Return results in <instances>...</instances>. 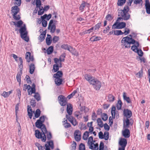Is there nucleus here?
I'll use <instances>...</instances> for the list:
<instances>
[{
    "label": "nucleus",
    "instance_id": "nucleus-8",
    "mask_svg": "<svg viewBox=\"0 0 150 150\" xmlns=\"http://www.w3.org/2000/svg\"><path fill=\"white\" fill-rule=\"evenodd\" d=\"M35 125L36 127L40 129L42 132H44L45 131H46V128L45 126L43 123L40 121L39 120H38L35 123Z\"/></svg>",
    "mask_w": 150,
    "mask_h": 150
},
{
    "label": "nucleus",
    "instance_id": "nucleus-12",
    "mask_svg": "<svg viewBox=\"0 0 150 150\" xmlns=\"http://www.w3.org/2000/svg\"><path fill=\"white\" fill-rule=\"evenodd\" d=\"M127 144V140L126 139L122 138L120 139L119 142V144L121 147L125 148Z\"/></svg>",
    "mask_w": 150,
    "mask_h": 150
},
{
    "label": "nucleus",
    "instance_id": "nucleus-2",
    "mask_svg": "<svg viewBox=\"0 0 150 150\" xmlns=\"http://www.w3.org/2000/svg\"><path fill=\"white\" fill-rule=\"evenodd\" d=\"M135 40L132 38L131 35L124 37L121 41V46L123 48H129L131 44H134Z\"/></svg>",
    "mask_w": 150,
    "mask_h": 150
},
{
    "label": "nucleus",
    "instance_id": "nucleus-53",
    "mask_svg": "<svg viewBox=\"0 0 150 150\" xmlns=\"http://www.w3.org/2000/svg\"><path fill=\"white\" fill-rule=\"evenodd\" d=\"M93 29L94 27H92L91 28L84 31L83 33L84 34L90 33L92 31V30H93Z\"/></svg>",
    "mask_w": 150,
    "mask_h": 150
},
{
    "label": "nucleus",
    "instance_id": "nucleus-63",
    "mask_svg": "<svg viewBox=\"0 0 150 150\" xmlns=\"http://www.w3.org/2000/svg\"><path fill=\"white\" fill-rule=\"evenodd\" d=\"M104 144L102 142H101L100 144L99 150H103L104 147Z\"/></svg>",
    "mask_w": 150,
    "mask_h": 150
},
{
    "label": "nucleus",
    "instance_id": "nucleus-52",
    "mask_svg": "<svg viewBox=\"0 0 150 150\" xmlns=\"http://www.w3.org/2000/svg\"><path fill=\"white\" fill-rule=\"evenodd\" d=\"M19 60L20 62V64L19 65V67L20 69H22L23 67V59L21 57H20Z\"/></svg>",
    "mask_w": 150,
    "mask_h": 150
},
{
    "label": "nucleus",
    "instance_id": "nucleus-38",
    "mask_svg": "<svg viewBox=\"0 0 150 150\" xmlns=\"http://www.w3.org/2000/svg\"><path fill=\"white\" fill-rule=\"evenodd\" d=\"M115 100V97L112 95H109L108 96V100L109 102H113Z\"/></svg>",
    "mask_w": 150,
    "mask_h": 150
},
{
    "label": "nucleus",
    "instance_id": "nucleus-59",
    "mask_svg": "<svg viewBox=\"0 0 150 150\" xmlns=\"http://www.w3.org/2000/svg\"><path fill=\"white\" fill-rule=\"evenodd\" d=\"M36 5L37 7V10H38V8H40V7L41 3L40 0H36Z\"/></svg>",
    "mask_w": 150,
    "mask_h": 150
},
{
    "label": "nucleus",
    "instance_id": "nucleus-3",
    "mask_svg": "<svg viewBox=\"0 0 150 150\" xmlns=\"http://www.w3.org/2000/svg\"><path fill=\"white\" fill-rule=\"evenodd\" d=\"M20 33H21V38L26 41H28L29 39L27 37V32L26 31V26L25 25L22 26L19 30Z\"/></svg>",
    "mask_w": 150,
    "mask_h": 150
},
{
    "label": "nucleus",
    "instance_id": "nucleus-18",
    "mask_svg": "<svg viewBox=\"0 0 150 150\" xmlns=\"http://www.w3.org/2000/svg\"><path fill=\"white\" fill-rule=\"evenodd\" d=\"M122 134L125 138H128L130 136V132L129 130L125 129L122 132Z\"/></svg>",
    "mask_w": 150,
    "mask_h": 150
},
{
    "label": "nucleus",
    "instance_id": "nucleus-11",
    "mask_svg": "<svg viewBox=\"0 0 150 150\" xmlns=\"http://www.w3.org/2000/svg\"><path fill=\"white\" fill-rule=\"evenodd\" d=\"M74 136L75 140L78 142L81 139V133L79 130H76L75 131Z\"/></svg>",
    "mask_w": 150,
    "mask_h": 150
},
{
    "label": "nucleus",
    "instance_id": "nucleus-51",
    "mask_svg": "<svg viewBox=\"0 0 150 150\" xmlns=\"http://www.w3.org/2000/svg\"><path fill=\"white\" fill-rule=\"evenodd\" d=\"M142 74L143 71L142 70V69L139 72L136 74V75L137 77L140 78L142 76Z\"/></svg>",
    "mask_w": 150,
    "mask_h": 150
},
{
    "label": "nucleus",
    "instance_id": "nucleus-24",
    "mask_svg": "<svg viewBox=\"0 0 150 150\" xmlns=\"http://www.w3.org/2000/svg\"><path fill=\"white\" fill-rule=\"evenodd\" d=\"M62 76V71H58L56 74H54L53 75V77L54 78L61 77Z\"/></svg>",
    "mask_w": 150,
    "mask_h": 150
},
{
    "label": "nucleus",
    "instance_id": "nucleus-43",
    "mask_svg": "<svg viewBox=\"0 0 150 150\" xmlns=\"http://www.w3.org/2000/svg\"><path fill=\"white\" fill-rule=\"evenodd\" d=\"M14 3L15 5L17 6H20L21 4V0H13Z\"/></svg>",
    "mask_w": 150,
    "mask_h": 150
},
{
    "label": "nucleus",
    "instance_id": "nucleus-15",
    "mask_svg": "<svg viewBox=\"0 0 150 150\" xmlns=\"http://www.w3.org/2000/svg\"><path fill=\"white\" fill-rule=\"evenodd\" d=\"M25 59L27 62H28L30 61H33V56L31 55V53L30 52H27L25 54Z\"/></svg>",
    "mask_w": 150,
    "mask_h": 150
},
{
    "label": "nucleus",
    "instance_id": "nucleus-47",
    "mask_svg": "<svg viewBox=\"0 0 150 150\" xmlns=\"http://www.w3.org/2000/svg\"><path fill=\"white\" fill-rule=\"evenodd\" d=\"M59 67L57 65V64H54L53 66V69L54 72H56L58 71L59 69Z\"/></svg>",
    "mask_w": 150,
    "mask_h": 150
},
{
    "label": "nucleus",
    "instance_id": "nucleus-23",
    "mask_svg": "<svg viewBox=\"0 0 150 150\" xmlns=\"http://www.w3.org/2000/svg\"><path fill=\"white\" fill-rule=\"evenodd\" d=\"M67 112H72L73 111V107L71 104L70 103L67 104Z\"/></svg>",
    "mask_w": 150,
    "mask_h": 150
},
{
    "label": "nucleus",
    "instance_id": "nucleus-19",
    "mask_svg": "<svg viewBox=\"0 0 150 150\" xmlns=\"http://www.w3.org/2000/svg\"><path fill=\"white\" fill-rule=\"evenodd\" d=\"M61 47L64 49L67 50L69 51H71L73 50V48L67 44H63L61 46Z\"/></svg>",
    "mask_w": 150,
    "mask_h": 150
},
{
    "label": "nucleus",
    "instance_id": "nucleus-10",
    "mask_svg": "<svg viewBox=\"0 0 150 150\" xmlns=\"http://www.w3.org/2000/svg\"><path fill=\"white\" fill-rule=\"evenodd\" d=\"M91 85L93 86V87L96 90H99L101 86V82L96 79Z\"/></svg>",
    "mask_w": 150,
    "mask_h": 150
},
{
    "label": "nucleus",
    "instance_id": "nucleus-45",
    "mask_svg": "<svg viewBox=\"0 0 150 150\" xmlns=\"http://www.w3.org/2000/svg\"><path fill=\"white\" fill-rule=\"evenodd\" d=\"M92 76L90 74H86L84 76V78L85 79L88 81H90V79H92Z\"/></svg>",
    "mask_w": 150,
    "mask_h": 150
},
{
    "label": "nucleus",
    "instance_id": "nucleus-50",
    "mask_svg": "<svg viewBox=\"0 0 150 150\" xmlns=\"http://www.w3.org/2000/svg\"><path fill=\"white\" fill-rule=\"evenodd\" d=\"M101 117L102 120L105 121H106L108 118V115L105 113H103L101 115Z\"/></svg>",
    "mask_w": 150,
    "mask_h": 150
},
{
    "label": "nucleus",
    "instance_id": "nucleus-37",
    "mask_svg": "<svg viewBox=\"0 0 150 150\" xmlns=\"http://www.w3.org/2000/svg\"><path fill=\"white\" fill-rule=\"evenodd\" d=\"M45 33H44L40 34L39 37V39L40 40V41L41 42L42 41L45 39Z\"/></svg>",
    "mask_w": 150,
    "mask_h": 150
},
{
    "label": "nucleus",
    "instance_id": "nucleus-40",
    "mask_svg": "<svg viewBox=\"0 0 150 150\" xmlns=\"http://www.w3.org/2000/svg\"><path fill=\"white\" fill-rule=\"evenodd\" d=\"M126 0H118L117 4L118 6L123 5L126 2Z\"/></svg>",
    "mask_w": 150,
    "mask_h": 150
},
{
    "label": "nucleus",
    "instance_id": "nucleus-6",
    "mask_svg": "<svg viewBox=\"0 0 150 150\" xmlns=\"http://www.w3.org/2000/svg\"><path fill=\"white\" fill-rule=\"evenodd\" d=\"M126 26V23L124 22H116L112 26L113 29H121L124 28Z\"/></svg>",
    "mask_w": 150,
    "mask_h": 150
},
{
    "label": "nucleus",
    "instance_id": "nucleus-20",
    "mask_svg": "<svg viewBox=\"0 0 150 150\" xmlns=\"http://www.w3.org/2000/svg\"><path fill=\"white\" fill-rule=\"evenodd\" d=\"M20 71L18 72L16 77L17 81L19 83V84H20L21 82V76L22 74V69H20Z\"/></svg>",
    "mask_w": 150,
    "mask_h": 150
},
{
    "label": "nucleus",
    "instance_id": "nucleus-5",
    "mask_svg": "<svg viewBox=\"0 0 150 150\" xmlns=\"http://www.w3.org/2000/svg\"><path fill=\"white\" fill-rule=\"evenodd\" d=\"M122 103L120 99L119 100L116 104V106L114 105L112 106L111 108V112H115L116 110L117 112V110H119L121 109L122 106Z\"/></svg>",
    "mask_w": 150,
    "mask_h": 150
},
{
    "label": "nucleus",
    "instance_id": "nucleus-13",
    "mask_svg": "<svg viewBox=\"0 0 150 150\" xmlns=\"http://www.w3.org/2000/svg\"><path fill=\"white\" fill-rule=\"evenodd\" d=\"M64 59H61V58H59V59L55 58L54 59V62L56 63L55 64H57L59 67H62L61 62H64Z\"/></svg>",
    "mask_w": 150,
    "mask_h": 150
},
{
    "label": "nucleus",
    "instance_id": "nucleus-42",
    "mask_svg": "<svg viewBox=\"0 0 150 150\" xmlns=\"http://www.w3.org/2000/svg\"><path fill=\"white\" fill-rule=\"evenodd\" d=\"M109 133L108 132H104V138L105 140H108L109 139Z\"/></svg>",
    "mask_w": 150,
    "mask_h": 150
},
{
    "label": "nucleus",
    "instance_id": "nucleus-54",
    "mask_svg": "<svg viewBox=\"0 0 150 150\" xmlns=\"http://www.w3.org/2000/svg\"><path fill=\"white\" fill-rule=\"evenodd\" d=\"M13 18L16 20H19L20 19V16L19 15H13Z\"/></svg>",
    "mask_w": 150,
    "mask_h": 150
},
{
    "label": "nucleus",
    "instance_id": "nucleus-30",
    "mask_svg": "<svg viewBox=\"0 0 150 150\" xmlns=\"http://www.w3.org/2000/svg\"><path fill=\"white\" fill-rule=\"evenodd\" d=\"M45 134L46 135V136H47V140H50L52 138V135L51 133L50 132L47 131L46 130V132L45 133Z\"/></svg>",
    "mask_w": 150,
    "mask_h": 150
},
{
    "label": "nucleus",
    "instance_id": "nucleus-32",
    "mask_svg": "<svg viewBox=\"0 0 150 150\" xmlns=\"http://www.w3.org/2000/svg\"><path fill=\"white\" fill-rule=\"evenodd\" d=\"M48 28L49 30H50L51 33H54L55 32L56 29V26L55 25L52 24V25L50 26V28H49V26H48Z\"/></svg>",
    "mask_w": 150,
    "mask_h": 150
},
{
    "label": "nucleus",
    "instance_id": "nucleus-28",
    "mask_svg": "<svg viewBox=\"0 0 150 150\" xmlns=\"http://www.w3.org/2000/svg\"><path fill=\"white\" fill-rule=\"evenodd\" d=\"M81 111L84 112H90L89 109L87 108H85V107H81V104L80 105Z\"/></svg>",
    "mask_w": 150,
    "mask_h": 150
},
{
    "label": "nucleus",
    "instance_id": "nucleus-4",
    "mask_svg": "<svg viewBox=\"0 0 150 150\" xmlns=\"http://www.w3.org/2000/svg\"><path fill=\"white\" fill-rule=\"evenodd\" d=\"M46 131L42 132V133L38 130H36L35 131V137L38 139H41V140L43 142H45L46 139V137L45 133Z\"/></svg>",
    "mask_w": 150,
    "mask_h": 150
},
{
    "label": "nucleus",
    "instance_id": "nucleus-33",
    "mask_svg": "<svg viewBox=\"0 0 150 150\" xmlns=\"http://www.w3.org/2000/svg\"><path fill=\"white\" fill-rule=\"evenodd\" d=\"M89 135V132L87 131H86L83 134L82 137L83 139L85 140H87Z\"/></svg>",
    "mask_w": 150,
    "mask_h": 150
},
{
    "label": "nucleus",
    "instance_id": "nucleus-26",
    "mask_svg": "<svg viewBox=\"0 0 150 150\" xmlns=\"http://www.w3.org/2000/svg\"><path fill=\"white\" fill-rule=\"evenodd\" d=\"M47 37L46 38V40L47 45H50L52 42V40L51 39V35L48 34L47 35Z\"/></svg>",
    "mask_w": 150,
    "mask_h": 150
},
{
    "label": "nucleus",
    "instance_id": "nucleus-60",
    "mask_svg": "<svg viewBox=\"0 0 150 150\" xmlns=\"http://www.w3.org/2000/svg\"><path fill=\"white\" fill-rule=\"evenodd\" d=\"M85 146L84 144L82 143H81L79 146V150H85Z\"/></svg>",
    "mask_w": 150,
    "mask_h": 150
},
{
    "label": "nucleus",
    "instance_id": "nucleus-17",
    "mask_svg": "<svg viewBox=\"0 0 150 150\" xmlns=\"http://www.w3.org/2000/svg\"><path fill=\"white\" fill-rule=\"evenodd\" d=\"M89 6V4L87 3L86 2L83 1L82 4H81L80 6L79 7V10L81 11H83L85 7L87 6L88 7Z\"/></svg>",
    "mask_w": 150,
    "mask_h": 150
},
{
    "label": "nucleus",
    "instance_id": "nucleus-14",
    "mask_svg": "<svg viewBox=\"0 0 150 150\" xmlns=\"http://www.w3.org/2000/svg\"><path fill=\"white\" fill-rule=\"evenodd\" d=\"M95 142V141H93V137L92 136L90 137L88 139V144L89 146V148L91 149H93V143Z\"/></svg>",
    "mask_w": 150,
    "mask_h": 150
},
{
    "label": "nucleus",
    "instance_id": "nucleus-22",
    "mask_svg": "<svg viewBox=\"0 0 150 150\" xmlns=\"http://www.w3.org/2000/svg\"><path fill=\"white\" fill-rule=\"evenodd\" d=\"M123 97L124 100H125L128 103H131V100L129 97H127L126 93L125 92L123 93Z\"/></svg>",
    "mask_w": 150,
    "mask_h": 150
},
{
    "label": "nucleus",
    "instance_id": "nucleus-39",
    "mask_svg": "<svg viewBox=\"0 0 150 150\" xmlns=\"http://www.w3.org/2000/svg\"><path fill=\"white\" fill-rule=\"evenodd\" d=\"M64 123L63 124V125L66 128H69L71 127L70 124L67 122V120H65L64 121Z\"/></svg>",
    "mask_w": 150,
    "mask_h": 150
},
{
    "label": "nucleus",
    "instance_id": "nucleus-36",
    "mask_svg": "<svg viewBox=\"0 0 150 150\" xmlns=\"http://www.w3.org/2000/svg\"><path fill=\"white\" fill-rule=\"evenodd\" d=\"M35 145L38 147V150H44L45 147L42 146L38 143H36L35 144Z\"/></svg>",
    "mask_w": 150,
    "mask_h": 150
},
{
    "label": "nucleus",
    "instance_id": "nucleus-27",
    "mask_svg": "<svg viewBox=\"0 0 150 150\" xmlns=\"http://www.w3.org/2000/svg\"><path fill=\"white\" fill-rule=\"evenodd\" d=\"M30 67V74H33L35 69V66L33 64H31L29 66Z\"/></svg>",
    "mask_w": 150,
    "mask_h": 150
},
{
    "label": "nucleus",
    "instance_id": "nucleus-48",
    "mask_svg": "<svg viewBox=\"0 0 150 150\" xmlns=\"http://www.w3.org/2000/svg\"><path fill=\"white\" fill-rule=\"evenodd\" d=\"M76 93L77 91L76 90L74 91L71 93L67 96V98H68L69 99H70L71 98H72L73 96H74L75 94Z\"/></svg>",
    "mask_w": 150,
    "mask_h": 150
},
{
    "label": "nucleus",
    "instance_id": "nucleus-57",
    "mask_svg": "<svg viewBox=\"0 0 150 150\" xmlns=\"http://www.w3.org/2000/svg\"><path fill=\"white\" fill-rule=\"evenodd\" d=\"M129 32L130 30L129 29L126 28H125L124 32H123V34H124L125 35H127L129 33Z\"/></svg>",
    "mask_w": 150,
    "mask_h": 150
},
{
    "label": "nucleus",
    "instance_id": "nucleus-25",
    "mask_svg": "<svg viewBox=\"0 0 150 150\" xmlns=\"http://www.w3.org/2000/svg\"><path fill=\"white\" fill-rule=\"evenodd\" d=\"M101 39L100 37L94 36L90 38V40L93 42L99 40Z\"/></svg>",
    "mask_w": 150,
    "mask_h": 150
},
{
    "label": "nucleus",
    "instance_id": "nucleus-46",
    "mask_svg": "<svg viewBox=\"0 0 150 150\" xmlns=\"http://www.w3.org/2000/svg\"><path fill=\"white\" fill-rule=\"evenodd\" d=\"M92 76L90 74H86L84 76V78L85 79L88 81H90V79H92Z\"/></svg>",
    "mask_w": 150,
    "mask_h": 150
},
{
    "label": "nucleus",
    "instance_id": "nucleus-62",
    "mask_svg": "<svg viewBox=\"0 0 150 150\" xmlns=\"http://www.w3.org/2000/svg\"><path fill=\"white\" fill-rule=\"evenodd\" d=\"M72 54L77 56L79 55L78 52L76 51L73 48V50L71 51H70Z\"/></svg>",
    "mask_w": 150,
    "mask_h": 150
},
{
    "label": "nucleus",
    "instance_id": "nucleus-41",
    "mask_svg": "<svg viewBox=\"0 0 150 150\" xmlns=\"http://www.w3.org/2000/svg\"><path fill=\"white\" fill-rule=\"evenodd\" d=\"M114 34L115 35H122L123 33L121 30H114Z\"/></svg>",
    "mask_w": 150,
    "mask_h": 150
},
{
    "label": "nucleus",
    "instance_id": "nucleus-64",
    "mask_svg": "<svg viewBox=\"0 0 150 150\" xmlns=\"http://www.w3.org/2000/svg\"><path fill=\"white\" fill-rule=\"evenodd\" d=\"M146 10V12L147 13L150 14V5L145 6Z\"/></svg>",
    "mask_w": 150,
    "mask_h": 150
},
{
    "label": "nucleus",
    "instance_id": "nucleus-16",
    "mask_svg": "<svg viewBox=\"0 0 150 150\" xmlns=\"http://www.w3.org/2000/svg\"><path fill=\"white\" fill-rule=\"evenodd\" d=\"M20 9L18 6H15L11 8V12L12 15H16L19 11Z\"/></svg>",
    "mask_w": 150,
    "mask_h": 150
},
{
    "label": "nucleus",
    "instance_id": "nucleus-55",
    "mask_svg": "<svg viewBox=\"0 0 150 150\" xmlns=\"http://www.w3.org/2000/svg\"><path fill=\"white\" fill-rule=\"evenodd\" d=\"M123 115L126 118L128 119L131 116L132 113H123Z\"/></svg>",
    "mask_w": 150,
    "mask_h": 150
},
{
    "label": "nucleus",
    "instance_id": "nucleus-29",
    "mask_svg": "<svg viewBox=\"0 0 150 150\" xmlns=\"http://www.w3.org/2000/svg\"><path fill=\"white\" fill-rule=\"evenodd\" d=\"M62 79L60 78H55V83L58 86H59L61 85L62 83Z\"/></svg>",
    "mask_w": 150,
    "mask_h": 150
},
{
    "label": "nucleus",
    "instance_id": "nucleus-56",
    "mask_svg": "<svg viewBox=\"0 0 150 150\" xmlns=\"http://www.w3.org/2000/svg\"><path fill=\"white\" fill-rule=\"evenodd\" d=\"M34 97L38 101H39L40 100V95L38 93H35Z\"/></svg>",
    "mask_w": 150,
    "mask_h": 150
},
{
    "label": "nucleus",
    "instance_id": "nucleus-58",
    "mask_svg": "<svg viewBox=\"0 0 150 150\" xmlns=\"http://www.w3.org/2000/svg\"><path fill=\"white\" fill-rule=\"evenodd\" d=\"M47 143L48 144V146H49L52 149H53L54 148V144L53 141L52 140L50 141L47 142Z\"/></svg>",
    "mask_w": 150,
    "mask_h": 150
},
{
    "label": "nucleus",
    "instance_id": "nucleus-49",
    "mask_svg": "<svg viewBox=\"0 0 150 150\" xmlns=\"http://www.w3.org/2000/svg\"><path fill=\"white\" fill-rule=\"evenodd\" d=\"M53 47L51 46L49 47L47 50V53L48 54H50L52 53L53 51Z\"/></svg>",
    "mask_w": 150,
    "mask_h": 150
},
{
    "label": "nucleus",
    "instance_id": "nucleus-61",
    "mask_svg": "<svg viewBox=\"0 0 150 150\" xmlns=\"http://www.w3.org/2000/svg\"><path fill=\"white\" fill-rule=\"evenodd\" d=\"M31 87L30 86V85H27V84H25L23 86V90L26 91L27 89L30 88Z\"/></svg>",
    "mask_w": 150,
    "mask_h": 150
},
{
    "label": "nucleus",
    "instance_id": "nucleus-7",
    "mask_svg": "<svg viewBox=\"0 0 150 150\" xmlns=\"http://www.w3.org/2000/svg\"><path fill=\"white\" fill-rule=\"evenodd\" d=\"M59 103L62 106H65L67 104V98L63 95H60L58 97Z\"/></svg>",
    "mask_w": 150,
    "mask_h": 150
},
{
    "label": "nucleus",
    "instance_id": "nucleus-44",
    "mask_svg": "<svg viewBox=\"0 0 150 150\" xmlns=\"http://www.w3.org/2000/svg\"><path fill=\"white\" fill-rule=\"evenodd\" d=\"M76 142L73 141V143L72 144L71 146V150H75L76 149Z\"/></svg>",
    "mask_w": 150,
    "mask_h": 150
},
{
    "label": "nucleus",
    "instance_id": "nucleus-34",
    "mask_svg": "<svg viewBox=\"0 0 150 150\" xmlns=\"http://www.w3.org/2000/svg\"><path fill=\"white\" fill-rule=\"evenodd\" d=\"M28 92L29 95H31L33 93H35V89L34 88H30L28 89Z\"/></svg>",
    "mask_w": 150,
    "mask_h": 150
},
{
    "label": "nucleus",
    "instance_id": "nucleus-31",
    "mask_svg": "<svg viewBox=\"0 0 150 150\" xmlns=\"http://www.w3.org/2000/svg\"><path fill=\"white\" fill-rule=\"evenodd\" d=\"M51 17V15L50 14H49L48 15L47 14H45L43 16H41V18L42 19H46L47 20H49Z\"/></svg>",
    "mask_w": 150,
    "mask_h": 150
},
{
    "label": "nucleus",
    "instance_id": "nucleus-35",
    "mask_svg": "<svg viewBox=\"0 0 150 150\" xmlns=\"http://www.w3.org/2000/svg\"><path fill=\"white\" fill-rule=\"evenodd\" d=\"M97 122L98 125L100 127H103V123L101 120L100 118H98L97 120Z\"/></svg>",
    "mask_w": 150,
    "mask_h": 150
},
{
    "label": "nucleus",
    "instance_id": "nucleus-21",
    "mask_svg": "<svg viewBox=\"0 0 150 150\" xmlns=\"http://www.w3.org/2000/svg\"><path fill=\"white\" fill-rule=\"evenodd\" d=\"M130 122L128 119L126 118L123 120L124 126L126 128H128L130 125Z\"/></svg>",
    "mask_w": 150,
    "mask_h": 150
},
{
    "label": "nucleus",
    "instance_id": "nucleus-9",
    "mask_svg": "<svg viewBox=\"0 0 150 150\" xmlns=\"http://www.w3.org/2000/svg\"><path fill=\"white\" fill-rule=\"evenodd\" d=\"M68 115H66V117L68 120L74 126H76L77 124V122L76 120L72 116L71 114L72 113H68Z\"/></svg>",
    "mask_w": 150,
    "mask_h": 150
},
{
    "label": "nucleus",
    "instance_id": "nucleus-1",
    "mask_svg": "<svg viewBox=\"0 0 150 150\" xmlns=\"http://www.w3.org/2000/svg\"><path fill=\"white\" fill-rule=\"evenodd\" d=\"M129 10V8L128 6H125L122 10L119 11L118 12V16L121 17L118 18L116 22H119L120 21H122L123 20H127L130 18V15L128 13V12Z\"/></svg>",
    "mask_w": 150,
    "mask_h": 150
}]
</instances>
